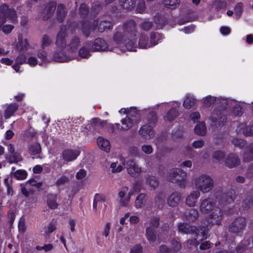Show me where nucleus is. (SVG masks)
I'll return each instance as SVG.
<instances>
[{"label":"nucleus","instance_id":"1","mask_svg":"<svg viewBox=\"0 0 253 253\" xmlns=\"http://www.w3.org/2000/svg\"><path fill=\"white\" fill-rule=\"evenodd\" d=\"M187 174L186 172L178 168L170 169L167 173L168 181L173 183H177L181 187L185 186Z\"/></svg>","mask_w":253,"mask_h":253},{"label":"nucleus","instance_id":"2","mask_svg":"<svg viewBox=\"0 0 253 253\" xmlns=\"http://www.w3.org/2000/svg\"><path fill=\"white\" fill-rule=\"evenodd\" d=\"M197 189L203 193L210 192L213 187L214 182L211 177L208 175L202 174L195 179Z\"/></svg>","mask_w":253,"mask_h":253},{"label":"nucleus","instance_id":"3","mask_svg":"<svg viewBox=\"0 0 253 253\" xmlns=\"http://www.w3.org/2000/svg\"><path fill=\"white\" fill-rule=\"evenodd\" d=\"M208 214L209 216L203 221V223L206 227L208 228L209 227H211L214 225L219 226L221 224L223 212L221 209L217 207Z\"/></svg>","mask_w":253,"mask_h":253},{"label":"nucleus","instance_id":"4","mask_svg":"<svg viewBox=\"0 0 253 253\" xmlns=\"http://www.w3.org/2000/svg\"><path fill=\"white\" fill-rule=\"evenodd\" d=\"M247 220L243 217H238L230 223L228 227L229 232L237 235H241L246 228Z\"/></svg>","mask_w":253,"mask_h":253},{"label":"nucleus","instance_id":"5","mask_svg":"<svg viewBox=\"0 0 253 253\" xmlns=\"http://www.w3.org/2000/svg\"><path fill=\"white\" fill-rule=\"evenodd\" d=\"M138 118V113L136 112L135 108L131 109L126 117L122 120V126L120 124H117V127L122 130H127L133 126L134 123H136Z\"/></svg>","mask_w":253,"mask_h":253},{"label":"nucleus","instance_id":"6","mask_svg":"<svg viewBox=\"0 0 253 253\" xmlns=\"http://www.w3.org/2000/svg\"><path fill=\"white\" fill-rule=\"evenodd\" d=\"M209 120L211 126L218 127L224 125L226 118L221 110L214 109L209 117Z\"/></svg>","mask_w":253,"mask_h":253},{"label":"nucleus","instance_id":"7","mask_svg":"<svg viewBox=\"0 0 253 253\" xmlns=\"http://www.w3.org/2000/svg\"><path fill=\"white\" fill-rule=\"evenodd\" d=\"M217 207L216 202L212 198L208 197L201 200L200 211L203 213L208 214Z\"/></svg>","mask_w":253,"mask_h":253},{"label":"nucleus","instance_id":"8","mask_svg":"<svg viewBox=\"0 0 253 253\" xmlns=\"http://www.w3.org/2000/svg\"><path fill=\"white\" fill-rule=\"evenodd\" d=\"M124 33L128 38H132L136 37L137 30L136 29V23L133 20H129L124 22L123 24Z\"/></svg>","mask_w":253,"mask_h":253},{"label":"nucleus","instance_id":"9","mask_svg":"<svg viewBox=\"0 0 253 253\" xmlns=\"http://www.w3.org/2000/svg\"><path fill=\"white\" fill-rule=\"evenodd\" d=\"M235 193V190L231 189L228 191L222 193L219 197H217V194H215V196L218 199L219 204L221 206H224L233 202Z\"/></svg>","mask_w":253,"mask_h":253},{"label":"nucleus","instance_id":"10","mask_svg":"<svg viewBox=\"0 0 253 253\" xmlns=\"http://www.w3.org/2000/svg\"><path fill=\"white\" fill-rule=\"evenodd\" d=\"M68 33L65 27H62L56 36V45L57 48L64 49L66 45L65 38L67 37Z\"/></svg>","mask_w":253,"mask_h":253},{"label":"nucleus","instance_id":"11","mask_svg":"<svg viewBox=\"0 0 253 253\" xmlns=\"http://www.w3.org/2000/svg\"><path fill=\"white\" fill-rule=\"evenodd\" d=\"M57 4L54 1H50L48 2L43 10L42 14V19L44 20H47L53 16Z\"/></svg>","mask_w":253,"mask_h":253},{"label":"nucleus","instance_id":"12","mask_svg":"<svg viewBox=\"0 0 253 253\" xmlns=\"http://www.w3.org/2000/svg\"><path fill=\"white\" fill-rule=\"evenodd\" d=\"M178 231L183 234L195 235V237L198 236L196 228L186 223H179L178 225Z\"/></svg>","mask_w":253,"mask_h":253},{"label":"nucleus","instance_id":"13","mask_svg":"<svg viewBox=\"0 0 253 253\" xmlns=\"http://www.w3.org/2000/svg\"><path fill=\"white\" fill-rule=\"evenodd\" d=\"M240 164L239 156L234 153L229 154L225 159V165L229 168L238 167Z\"/></svg>","mask_w":253,"mask_h":253},{"label":"nucleus","instance_id":"14","mask_svg":"<svg viewBox=\"0 0 253 253\" xmlns=\"http://www.w3.org/2000/svg\"><path fill=\"white\" fill-rule=\"evenodd\" d=\"M127 172L132 177H136L141 171V168L136 165L133 160H130L126 162Z\"/></svg>","mask_w":253,"mask_h":253},{"label":"nucleus","instance_id":"15","mask_svg":"<svg viewBox=\"0 0 253 253\" xmlns=\"http://www.w3.org/2000/svg\"><path fill=\"white\" fill-rule=\"evenodd\" d=\"M91 47L93 51H101L108 48V44L104 39L98 38L94 40Z\"/></svg>","mask_w":253,"mask_h":253},{"label":"nucleus","instance_id":"16","mask_svg":"<svg viewBox=\"0 0 253 253\" xmlns=\"http://www.w3.org/2000/svg\"><path fill=\"white\" fill-rule=\"evenodd\" d=\"M80 154L77 150L66 149L62 153L63 159L65 161L70 162L75 160Z\"/></svg>","mask_w":253,"mask_h":253},{"label":"nucleus","instance_id":"17","mask_svg":"<svg viewBox=\"0 0 253 253\" xmlns=\"http://www.w3.org/2000/svg\"><path fill=\"white\" fill-rule=\"evenodd\" d=\"M98 24V21L97 20H94L91 25L87 22L83 21L82 22V30L83 34L86 37H88L90 35V31L91 30H94Z\"/></svg>","mask_w":253,"mask_h":253},{"label":"nucleus","instance_id":"18","mask_svg":"<svg viewBox=\"0 0 253 253\" xmlns=\"http://www.w3.org/2000/svg\"><path fill=\"white\" fill-rule=\"evenodd\" d=\"M72 58L67 56L63 52V49L58 48L53 55V60L56 62H68L71 60Z\"/></svg>","mask_w":253,"mask_h":253},{"label":"nucleus","instance_id":"19","mask_svg":"<svg viewBox=\"0 0 253 253\" xmlns=\"http://www.w3.org/2000/svg\"><path fill=\"white\" fill-rule=\"evenodd\" d=\"M181 200V194L177 191L171 193L169 196L167 200L168 205L172 207H176Z\"/></svg>","mask_w":253,"mask_h":253},{"label":"nucleus","instance_id":"20","mask_svg":"<svg viewBox=\"0 0 253 253\" xmlns=\"http://www.w3.org/2000/svg\"><path fill=\"white\" fill-rule=\"evenodd\" d=\"M67 13L65 5L62 3L59 4L57 5L56 12L57 21L59 23H62L67 16Z\"/></svg>","mask_w":253,"mask_h":253},{"label":"nucleus","instance_id":"21","mask_svg":"<svg viewBox=\"0 0 253 253\" xmlns=\"http://www.w3.org/2000/svg\"><path fill=\"white\" fill-rule=\"evenodd\" d=\"M152 126L148 125H143L139 130V134L144 138L149 139L153 135Z\"/></svg>","mask_w":253,"mask_h":253},{"label":"nucleus","instance_id":"22","mask_svg":"<svg viewBox=\"0 0 253 253\" xmlns=\"http://www.w3.org/2000/svg\"><path fill=\"white\" fill-rule=\"evenodd\" d=\"M80 43V38L76 36H74L67 45L68 51L72 53L76 52L78 49Z\"/></svg>","mask_w":253,"mask_h":253},{"label":"nucleus","instance_id":"23","mask_svg":"<svg viewBox=\"0 0 253 253\" xmlns=\"http://www.w3.org/2000/svg\"><path fill=\"white\" fill-rule=\"evenodd\" d=\"M47 205L50 209L55 210L59 206L57 202V195L49 193L47 195Z\"/></svg>","mask_w":253,"mask_h":253},{"label":"nucleus","instance_id":"24","mask_svg":"<svg viewBox=\"0 0 253 253\" xmlns=\"http://www.w3.org/2000/svg\"><path fill=\"white\" fill-rule=\"evenodd\" d=\"M253 160V143L250 144L245 149L243 155V161L249 162Z\"/></svg>","mask_w":253,"mask_h":253},{"label":"nucleus","instance_id":"25","mask_svg":"<svg viewBox=\"0 0 253 253\" xmlns=\"http://www.w3.org/2000/svg\"><path fill=\"white\" fill-rule=\"evenodd\" d=\"M200 193L198 191H194L189 195L186 199V204L189 207L195 206L196 200L200 197Z\"/></svg>","mask_w":253,"mask_h":253},{"label":"nucleus","instance_id":"26","mask_svg":"<svg viewBox=\"0 0 253 253\" xmlns=\"http://www.w3.org/2000/svg\"><path fill=\"white\" fill-rule=\"evenodd\" d=\"M97 143L98 147L102 150L109 152L111 146L110 144V142L107 140L101 137H99L98 138L97 140Z\"/></svg>","mask_w":253,"mask_h":253},{"label":"nucleus","instance_id":"27","mask_svg":"<svg viewBox=\"0 0 253 253\" xmlns=\"http://www.w3.org/2000/svg\"><path fill=\"white\" fill-rule=\"evenodd\" d=\"M146 237L150 243H154L157 238V234L155 229L151 227H147L146 228Z\"/></svg>","mask_w":253,"mask_h":253},{"label":"nucleus","instance_id":"28","mask_svg":"<svg viewBox=\"0 0 253 253\" xmlns=\"http://www.w3.org/2000/svg\"><path fill=\"white\" fill-rule=\"evenodd\" d=\"M5 158L9 164L18 163L22 161L23 159L20 154L15 153L11 154H5Z\"/></svg>","mask_w":253,"mask_h":253},{"label":"nucleus","instance_id":"29","mask_svg":"<svg viewBox=\"0 0 253 253\" xmlns=\"http://www.w3.org/2000/svg\"><path fill=\"white\" fill-rule=\"evenodd\" d=\"M195 133L199 136H204L207 133V128L204 122L197 124L194 127Z\"/></svg>","mask_w":253,"mask_h":253},{"label":"nucleus","instance_id":"30","mask_svg":"<svg viewBox=\"0 0 253 253\" xmlns=\"http://www.w3.org/2000/svg\"><path fill=\"white\" fill-rule=\"evenodd\" d=\"M147 125L152 127L156 126L158 122V116L156 113L154 111L149 112L147 116Z\"/></svg>","mask_w":253,"mask_h":253},{"label":"nucleus","instance_id":"31","mask_svg":"<svg viewBox=\"0 0 253 253\" xmlns=\"http://www.w3.org/2000/svg\"><path fill=\"white\" fill-rule=\"evenodd\" d=\"M136 37H133L132 38H127L126 40H124V45L126 47L128 50L135 51L134 48L136 43Z\"/></svg>","mask_w":253,"mask_h":253},{"label":"nucleus","instance_id":"32","mask_svg":"<svg viewBox=\"0 0 253 253\" xmlns=\"http://www.w3.org/2000/svg\"><path fill=\"white\" fill-rule=\"evenodd\" d=\"M18 105L16 103L11 104L5 110L4 116L5 119L10 118L18 109Z\"/></svg>","mask_w":253,"mask_h":253},{"label":"nucleus","instance_id":"33","mask_svg":"<svg viewBox=\"0 0 253 253\" xmlns=\"http://www.w3.org/2000/svg\"><path fill=\"white\" fill-rule=\"evenodd\" d=\"M128 37L121 32H116L113 37V41L117 44H120L124 43V40H126Z\"/></svg>","mask_w":253,"mask_h":253},{"label":"nucleus","instance_id":"34","mask_svg":"<svg viewBox=\"0 0 253 253\" xmlns=\"http://www.w3.org/2000/svg\"><path fill=\"white\" fill-rule=\"evenodd\" d=\"M198 217V211L194 209L189 210L188 212L186 214V219L189 222H194L197 219Z\"/></svg>","mask_w":253,"mask_h":253},{"label":"nucleus","instance_id":"35","mask_svg":"<svg viewBox=\"0 0 253 253\" xmlns=\"http://www.w3.org/2000/svg\"><path fill=\"white\" fill-rule=\"evenodd\" d=\"M147 195L145 193H140L137 195L135 201V207L137 209L141 208L145 202Z\"/></svg>","mask_w":253,"mask_h":253},{"label":"nucleus","instance_id":"36","mask_svg":"<svg viewBox=\"0 0 253 253\" xmlns=\"http://www.w3.org/2000/svg\"><path fill=\"white\" fill-rule=\"evenodd\" d=\"M163 38L162 34L158 32H151L150 34V43L151 46L156 45L158 41Z\"/></svg>","mask_w":253,"mask_h":253},{"label":"nucleus","instance_id":"37","mask_svg":"<svg viewBox=\"0 0 253 253\" xmlns=\"http://www.w3.org/2000/svg\"><path fill=\"white\" fill-rule=\"evenodd\" d=\"M138 45L142 48L151 47L150 43H148V37L146 35H141L139 40Z\"/></svg>","mask_w":253,"mask_h":253},{"label":"nucleus","instance_id":"38","mask_svg":"<svg viewBox=\"0 0 253 253\" xmlns=\"http://www.w3.org/2000/svg\"><path fill=\"white\" fill-rule=\"evenodd\" d=\"M135 2V0H120L121 6L127 10L132 9L134 6Z\"/></svg>","mask_w":253,"mask_h":253},{"label":"nucleus","instance_id":"39","mask_svg":"<svg viewBox=\"0 0 253 253\" xmlns=\"http://www.w3.org/2000/svg\"><path fill=\"white\" fill-rule=\"evenodd\" d=\"M154 22L157 25L158 29H161L165 25L166 20L164 16L158 15L155 16L154 18Z\"/></svg>","mask_w":253,"mask_h":253},{"label":"nucleus","instance_id":"40","mask_svg":"<svg viewBox=\"0 0 253 253\" xmlns=\"http://www.w3.org/2000/svg\"><path fill=\"white\" fill-rule=\"evenodd\" d=\"M113 27V24L106 21H102L100 22L98 25V31L100 33L103 32L106 29H111Z\"/></svg>","mask_w":253,"mask_h":253},{"label":"nucleus","instance_id":"41","mask_svg":"<svg viewBox=\"0 0 253 253\" xmlns=\"http://www.w3.org/2000/svg\"><path fill=\"white\" fill-rule=\"evenodd\" d=\"M225 157V153L222 151H215L212 153V158L214 162L220 163Z\"/></svg>","mask_w":253,"mask_h":253},{"label":"nucleus","instance_id":"42","mask_svg":"<svg viewBox=\"0 0 253 253\" xmlns=\"http://www.w3.org/2000/svg\"><path fill=\"white\" fill-rule=\"evenodd\" d=\"M180 0H164V4L167 7L174 9L179 6Z\"/></svg>","mask_w":253,"mask_h":253},{"label":"nucleus","instance_id":"43","mask_svg":"<svg viewBox=\"0 0 253 253\" xmlns=\"http://www.w3.org/2000/svg\"><path fill=\"white\" fill-rule=\"evenodd\" d=\"M19 42L18 44V47L19 48L20 51H24L27 50L29 46L28 40L27 39L23 40L22 38L19 37Z\"/></svg>","mask_w":253,"mask_h":253},{"label":"nucleus","instance_id":"44","mask_svg":"<svg viewBox=\"0 0 253 253\" xmlns=\"http://www.w3.org/2000/svg\"><path fill=\"white\" fill-rule=\"evenodd\" d=\"M146 182L153 188H156L159 185L158 181L156 177L152 175L147 176L146 177Z\"/></svg>","mask_w":253,"mask_h":253},{"label":"nucleus","instance_id":"45","mask_svg":"<svg viewBox=\"0 0 253 253\" xmlns=\"http://www.w3.org/2000/svg\"><path fill=\"white\" fill-rule=\"evenodd\" d=\"M57 224V222L56 220L52 219V221L48 224L47 229V231H45V236L47 237V236H49V234L52 233L56 229V225Z\"/></svg>","mask_w":253,"mask_h":253},{"label":"nucleus","instance_id":"46","mask_svg":"<svg viewBox=\"0 0 253 253\" xmlns=\"http://www.w3.org/2000/svg\"><path fill=\"white\" fill-rule=\"evenodd\" d=\"M178 111L175 108H171L168 111L166 118L169 121H173L177 116Z\"/></svg>","mask_w":253,"mask_h":253},{"label":"nucleus","instance_id":"47","mask_svg":"<svg viewBox=\"0 0 253 253\" xmlns=\"http://www.w3.org/2000/svg\"><path fill=\"white\" fill-rule=\"evenodd\" d=\"M171 249L172 250L173 253H176L179 251L182 248V246L181 243L175 240V239H173L171 241Z\"/></svg>","mask_w":253,"mask_h":253},{"label":"nucleus","instance_id":"48","mask_svg":"<svg viewBox=\"0 0 253 253\" xmlns=\"http://www.w3.org/2000/svg\"><path fill=\"white\" fill-rule=\"evenodd\" d=\"M29 150L32 155H35L41 152V148L39 143H35L31 145L29 147Z\"/></svg>","mask_w":253,"mask_h":253},{"label":"nucleus","instance_id":"49","mask_svg":"<svg viewBox=\"0 0 253 253\" xmlns=\"http://www.w3.org/2000/svg\"><path fill=\"white\" fill-rule=\"evenodd\" d=\"M227 6V3L225 1L216 0L213 3V7L216 11L225 8Z\"/></svg>","mask_w":253,"mask_h":253},{"label":"nucleus","instance_id":"50","mask_svg":"<svg viewBox=\"0 0 253 253\" xmlns=\"http://www.w3.org/2000/svg\"><path fill=\"white\" fill-rule=\"evenodd\" d=\"M91 123L92 126H93L94 127L102 128L105 126L106 122L105 121H102L97 118H93L91 120Z\"/></svg>","mask_w":253,"mask_h":253},{"label":"nucleus","instance_id":"51","mask_svg":"<svg viewBox=\"0 0 253 253\" xmlns=\"http://www.w3.org/2000/svg\"><path fill=\"white\" fill-rule=\"evenodd\" d=\"M14 176L17 179H24L26 178L27 173L24 170H17L13 172Z\"/></svg>","mask_w":253,"mask_h":253},{"label":"nucleus","instance_id":"52","mask_svg":"<svg viewBox=\"0 0 253 253\" xmlns=\"http://www.w3.org/2000/svg\"><path fill=\"white\" fill-rule=\"evenodd\" d=\"M231 143L234 146L240 148H243L246 145V142L244 140L236 137H234L232 139Z\"/></svg>","mask_w":253,"mask_h":253},{"label":"nucleus","instance_id":"53","mask_svg":"<svg viewBox=\"0 0 253 253\" xmlns=\"http://www.w3.org/2000/svg\"><path fill=\"white\" fill-rule=\"evenodd\" d=\"M52 40L47 35H44L42 37V48L44 49L45 47L50 45L52 43Z\"/></svg>","mask_w":253,"mask_h":253},{"label":"nucleus","instance_id":"54","mask_svg":"<svg viewBox=\"0 0 253 253\" xmlns=\"http://www.w3.org/2000/svg\"><path fill=\"white\" fill-rule=\"evenodd\" d=\"M153 26V22L149 21L147 19H145L140 24V27L141 28V29L144 31H146L150 30L152 28Z\"/></svg>","mask_w":253,"mask_h":253},{"label":"nucleus","instance_id":"55","mask_svg":"<svg viewBox=\"0 0 253 253\" xmlns=\"http://www.w3.org/2000/svg\"><path fill=\"white\" fill-rule=\"evenodd\" d=\"M89 9L86 5L84 3L81 4L79 8L80 14L84 18H85L87 15Z\"/></svg>","mask_w":253,"mask_h":253},{"label":"nucleus","instance_id":"56","mask_svg":"<svg viewBox=\"0 0 253 253\" xmlns=\"http://www.w3.org/2000/svg\"><path fill=\"white\" fill-rule=\"evenodd\" d=\"M195 103V99L192 98H186L184 101L183 105L186 109H190L192 107Z\"/></svg>","mask_w":253,"mask_h":253},{"label":"nucleus","instance_id":"57","mask_svg":"<svg viewBox=\"0 0 253 253\" xmlns=\"http://www.w3.org/2000/svg\"><path fill=\"white\" fill-rule=\"evenodd\" d=\"M102 8V4L100 2H96L94 3L91 7V12L92 15H96L98 13Z\"/></svg>","mask_w":253,"mask_h":253},{"label":"nucleus","instance_id":"58","mask_svg":"<svg viewBox=\"0 0 253 253\" xmlns=\"http://www.w3.org/2000/svg\"><path fill=\"white\" fill-rule=\"evenodd\" d=\"M79 55L81 57L84 58H87L90 55L88 49L84 46L82 47L79 50Z\"/></svg>","mask_w":253,"mask_h":253},{"label":"nucleus","instance_id":"59","mask_svg":"<svg viewBox=\"0 0 253 253\" xmlns=\"http://www.w3.org/2000/svg\"><path fill=\"white\" fill-rule=\"evenodd\" d=\"M243 4L242 2H238L235 7V13L238 18L240 17L243 13Z\"/></svg>","mask_w":253,"mask_h":253},{"label":"nucleus","instance_id":"60","mask_svg":"<svg viewBox=\"0 0 253 253\" xmlns=\"http://www.w3.org/2000/svg\"><path fill=\"white\" fill-rule=\"evenodd\" d=\"M146 9L145 2L144 0H138L137 6L136 11L140 13H143Z\"/></svg>","mask_w":253,"mask_h":253},{"label":"nucleus","instance_id":"61","mask_svg":"<svg viewBox=\"0 0 253 253\" xmlns=\"http://www.w3.org/2000/svg\"><path fill=\"white\" fill-rule=\"evenodd\" d=\"M29 184L30 185L33 186H35L38 189V191H41L42 189L41 188V186L42 185V182H37L34 179L31 178L26 183V184Z\"/></svg>","mask_w":253,"mask_h":253},{"label":"nucleus","instance_id":"62","mask_svg":"<svg viewBox=\"0 0 253 253\" xmlns=\"http://www.w3.org/2000/svg\"><path fill=\"white\" fill-rule=\"evenodd\" d=\"M160 225V218L157 217H153L150 220V226L153 229H155L158 228Z\"/></svg>","mask_w":253,"mask_h":253},{"label":"nucleus","instance_id":"63","mask_svg":"<svg viewBox=\"0 0 253 253\" xmlns=\"http://www.w3.org/2000/svg\"><path fill=\"white\" fill-rule=\"evenodd\" d=\"M215 101H216L215 97H214L213 96H209L206 97L204 99V104L207 107H210L212 104H213L215 102Z\"/></svg>","mask_w":253,"mask_h":253},{"label":"nucleus","instance_id":"64","mask_svg":"<svg viewBox=\"0 0 253 253\" xmlns=\"http://www.w3.org/2000/svg\"><path fill=\"white\" fill-rule=\"evenodd\" d=\"M243 134L246 136H253V126H248L243 128Z\"/></svg>","mask_w":253,"mask_h":253}]
</instances>
